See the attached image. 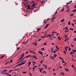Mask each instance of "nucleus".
Returning a JSON list of instances; mask_svg holds the SVG:
<instances>
[{"label": "nucleus", "mask_w": 76, "mask_h": 76, "mask_svg": "<svg viewBox=\"0 0 76 76\" xmlns=\"http://www.w3.org/2000/svg\"><path fill=\"white\" fill-rule=\"evenodd\" d=\"M24 55H25V53H23L22 56H21V57L18 60V61H19V60H22L23 58V56H24Z\"/></svg>", "instance_id": "obj_1"}, {"label": "nucleus", "mask_w": 76, "mask_h": 76, "mask_svg": "<svg viewBox=\"0 0 76 76\" xmlns=\"http://www.w3.org/2000/svg\"><path fill=\"white\" fill-rule=\"evenodd\" d=\"M25 58V57H24L22 60L20 61L19 62H18V64H19L20 62H21L22 61H23V60Z\"/></svg>", "instance_id": "obj_2"}, {"label": "nucleus", "mask_w": 76, "mask_h": 76, "mask_svg": "<svg viewBox=\"0 0 76 76\" xmlns=\"http://www.w3.org/2000/svg\"><path fill=\"white\" fill-rule=\"evenodd\" d=\"M0 73L1 74H2V75H3V74L2 73H3V74H8V73L6 72H1Z\"/></svg>", "instance_id": "obj_3"}, {"label": "nucleus", "mask_w": 76, "mask_h": 76, "mask_svg": "<svg viewBox=\"0 0 76 76\" xmlns=\"http://www.w3.org/2000/svg\"><path fill=\"white\" fill-rule=\"evenodd\" d=\"M48 25H49V24H47L46 25V26L45 27H44L45 29H47V28L48 26Z\"/></svg>", "instance_id": "obj_4"}, {"label": "nucleus", "mask_w": 76, "mask_h": 76, "mask_svg": "<svg viewBox=\"0 0 76 76\" xmlns=\"http://www.w3.org/2000/svg\"><path fill=\"white\" fill-rule=\"evenodd\" d=\"M56 48L57 49V50H59V48H58V47L57 45H56Z\"/></svg>", "instance_id": "obj_5"}, {"label": "nucleus", "mask_w": 76, "mask_h": 76, "mask_svg": "<svg viewBox=\"0 0 76 76\" xmlns=\"http://www.w3.org/2000/svg\"><path fill=\"white\" fill-rule=\"evenodd\" d=\"M4 55L2 56L1 57V59H3V58H4Z\"/></svg>", "instance_id": "obj_6"}, {"label": "nucleus", "mask_w": 76, "mask_h": 76, "mask_svg": "<svg viewBox=\"0 0 76 76\" xmlns=\"http://www.w3.org/2000/svg\"><path fill=\"white\" fill-rule=\"evenodd\" d=\"M71 66L72 67V68H73V69H75V66H74V65H72Z\"/></svg>", "instance_id": "obj_7"}, {"label": "nucleus", "mask_w": 76, "mask_h": 76, "mask_svg": "<svg viewBox=\"0 0 76 76\" xmlns=\"http://www.w3.org/2000/svg\"><path fill=\"white\" fill-rule=\"evenodd\" d=\"M42 51H45V49L44 48H41Z\"/></svg>", "instance_id": "obj_8"}, {"label": "nucleus", "mask_w": 76, "mask_h": 76, "mask_svg": "<svg viewBox=\"0 0 76 76\" xmlns=\"http://www.w3.org/2000/svg\"><path fill=\"white\" fill-rule=\"evenodd\" d=\"M30 56H31V55H28V56H25L24 57H25V58H28V57H30Z\"/></svg>", "instance_id": "obj_9"}, {"label": "nucleus", "mask_w": 76, "mask_h": 76, "mask_svg": "<svg viewBox=\"0 0 76 76\" xmlns=\"http://www.w3.org/2000/svg\"><path fill=\"white\" fill-rule=\"evenodd\" d=\"M72 52L73 53H75V52H76V50H72Z\"/></svg>", "instance_id": "obj_10"}, {"label": "nucleus", "mask_w": 76, "mask_h": 76, "mask_svg": "<svg viewBox=\"0 0 76 76\" xmlns=\"http://www.w3.org/2000/svg\"><path fill=\"white\" fill-rule=\"evenodd\" d=\"M65 71H66V72H68L69 71V69H67L65 68Z\"/></svg>", "instance_id": "obj_11"}, {"label": "nucleus", "mask_w": 76, "mask_h": 76, "mask_svg": "<svg viewBox=\"0 0 76 76\" xmlns=\"http://www.w3.org/2000/svg\"><path fill=\"white\" fill-rule=\"evenodd\" d=\"M58 39L59 40H61V38L60 37V36L58 37Z\"/></svg>", "instance_id": "obj_12"}, {"label": "nucleus", "mask_w": 76, "mask_h": 76, "mask_svg": "<svg viewBox=\"0 0 76 76\" xmlns=\"http://www.w3.org/2000/svg\"><path fill=\"white\" fill-rule=\"evenodd\" d=\"M54 58H56V56H57V54H54Z\"/></svg>", "instance_id": "obj_13"}, {"label": "nucleus", "mask_w": 76, "mask_h": 76, "mask_svg": "<svg viewBox=\"0 0 76 76\" xmlns=\"http://www.w3.org/2000/svg\"><path fill=\"white\" fill-rule=\"evenodd\" d=\"M33 58H34L36 59H35V60H37V58L36 56H34V57Z\"/></svg>", "instance_id": "obj_14"}, {"label": "nucleus", "mask_w": 76, "mask_h": 76, "mask_svg": "<svg viewBox=\"0 0 76 76\" xmlns=\"http://www.w3.org/2000/svg\"><path fill=\"white\" fill-rule=\"evenodd\" d=\"M64 8H63V9L60 12H63V11H64Z\"/></svg>", "instance_id": "obj_15"}, {"label": "nucleus", "mask_w": 76, "mask_h": 76, "mask_svg": "<svg viewBox=\"0 0 76 76\" xmlns=\"http://www.w3.org/2000/svg\"><path fill=\"white\" fill-rule=\"evenodd\" d=\"M64 19H63L61 21V22H64Z\"/></svg>", "instance_id": "obj_16"}, {"label": "nucleus", "mask_w": 76, "mask_h": 76, "mask_svg": "<svg viewBox=\"0 0 76 76\" xmlns=\"http://www.w3.org/2000/svg\"><path fill=\"white\" fill-rule=\"evenodd\" d=\"M12 65H11V66H10L8 67H6V68L8 69V68H9V67H12Z\"/></svg>", "instance_id": "obj_17"}, {"label": "nucleus", "mask_w": 76, "mask_h": 76, "mask_svg": "<svg viewBox=\"0 0 76 76\" xmlns=\"http://www.w3.org/2000/svg\"><path fill=\"white\" fill-rule=\"evenodd\" d=\"M55 18H56V17H55L53 18L51 20H54V19H55Z\"/></svg>", "instance_id": "obj_18"}, {"label": "nucleus", "mask_w": 76, "mask_h": 76, "mask_svg": "<svg viewBox=\"0 0 76 76\" xmlns=\"http://www.w3.org/2000/svg\"><path fill=\"white\" fill-rule=\"evenodd\" d=\"M62 63H65V62L64 61V60H62Z\"/></svg>", "instance_id": "obj_19"}, {"label": "nucleus", "mask_w": 76, "mask_h": 76, "mask_svg": "<svg viewBox=\"0 0 76 76\" xmlns=\"http://www.w3.org/2000/svg\"><path fill=\"white\" fill-rule=\"evenodd\" d=\"M29 51L30 52V53H32L33 52L31 50H29Z\"/></svg>", "instance_id": "obj_20"}, {"label": "nucleus", "mask_w": 76, "mask_h": 76, "mask_svg": "<svg viewBox=\"0 0 76 76\" xmlns=\"http://www.w3.org/2000/svg\"><path fill=\"white\" fill-rule=\"evenodd\" d=\"M65 29L66 30H67V29H68V28L67 27V26L65 28Z\"/></svg>", "instance_id": "obj_21"}, {"label": "nucleus", "mask_w": 76, "mask_h": 76, "mask_svg": "<svg viewBox=\"0 0 76 76\" xmlns=\"http://www.w3.org/2000/svg\"><path fill=\"white\" fill-rule=\"evenodd\" d=\"M52 36H53V35H50L49 36V38H50L52 37Z\"/></svg>", "instance_id": "obj_22"}, {"label": "nucleus", "mask_w": 76, "mask_h": 76, "mask_svg": "<svg viewBox=\"0 0 76 76\" xmlns=\"http://www.w3.org/2000/svg\"><path fill=\"white\" fill-rule=\"evenodd\" d=\"M33 6H36V4H34V3H33Z\"/></svg>", "instance_id": "obj_23"}, {"label": "nucleus", "mask_w": 76, "mask_h": 76, "mask_svg": "<svg viewBox=\"0 0 76 76\" xmlns=\"http://www.w3.org/2000/svg\"><path fill=\"white\" fill-rule=\"evenodd\" d=\"M43 65L44 67H47V65H45V64H43Z\"/></svg>", "instance_id": "obj_24"}, {"label": "nucleus", "mask_w": 76, "mask_h": 76, "mask_svg": "<svg viewBox=\"0 0 76 76\" xmlns=\"http://www.w3.org/2000/svg\"><path fill=\"white\" fill-rule=\"evenodd\" d=\"M40 72V73H41V72H42V70H41V69H39V70Z\"/></svg>", "instance_id": "obj_25"}, {"label": "nucleus", "mask_w": 76, "mask_h": 76, "mask_svg": "<svg viewBox=\"0 0 76 76\" xmlns=\"http://www.w3.org/2000/svg\"><path fill=\"white\" fill-rule=\"evenodd\" d=\"M76 9H75V10H73L72 11V12H76Z\"/></svg>", "instance_id": "obj_26"}, {"label": "nucleus", "mask_w": 76, "mask_h": 76, "mask_svg": "<svg viewBox=\"0 0 76 76\" xmlns=\"http://www.w3.org/2000/svg\"><path fill=\"white\" fill-rule=\"evenodd\" d=\"M7 70H4L2 71V72H7Z\"/></svg>", "instance_id": "obj_27"}, {"label": "nucleus", "mask_w": 76, "mask_h": 76, "mask_svg": "<svg viewBox=\"0 0 76 76\" xmlns=\"http://www.w3.org/2000/svg\"><path fill=\"white\" fill-rule=\"evenodd\" d=\"M31 62H29L28 63L29 65H31Z\"/></svg>", "instance_id": "obj_28"}, {"label": "nucleus", "mask_w": 76, "mask_h": 76, "mask_svg": "<svg viewBox=\"0 0 76 76\" xmlns=\"http://www.w3.org/2000/svg\"><path fill=\"white\" fill-rule=\"evenodd\" d=\"M28 9H32V8H31L30 7H28Z\"/></svg>", "instance_id": "obj_29"}, {"label": "nucleus", "mask_w": 76, "mask_h": 76, "mask_svg": "<svg viewBox=\"0 0 76 76\" xmlns=\"http://www.w3.org/2000/svg\"><path fill=\"white\" fill-rule=\"evenodd\" d=\"M63 52L65 54L66 53V51H65V50H64Z\"/></svg>", "instance_id": "obj_30"}, {"label": "nucleus", "mask_w": 76, "mask_h": 76, "mask_svg": "<svg viewBox=\"0 0 76 76\" xmlns=\"http://www.w3.org/2000/svg\"><path fill=\"white\" fill-rule=\"evenodd\" d=\"M32 63H34V64H36V62L34 61H32Z\"/></svg>", "instance_id": "obj_31"}, {"label": "nucleus", "mask_w": 76, "mask_h": 76, "mask_svg": "<svg viewBox=\"0 0 76 76\" xmlns=\"http://www.w3.org/2000/svg\"><path fill=\"white\" fill-rule=\"evenodd\" d=\"M69 32V31H66V30L64 32H66V33H67V32Z\"/></svg>", "instance_id": "obj_32"}, {"label": "nucleus", "mask_w": 76, "mask_h": 76, "mask_svg": "<svg viewBox=\"0 0 76 76\" xmlns=\"http://www.w3.org/2000/svg\"><path fill=\"white\" fill-rule=\"evenodd\" d=\"M22 64H25L26 63V62H22L21 63Z\"/></svg>", "instance_id": "obj_33"}, {"label": "nucleus", "mask_w": 76, "mask_h": 76, "mask_svg": "<svg viewBox=\"0 0 76 76\" xmlns=\"http://www.w3.org/2000/svg\"><path fill=\"white\" fill-rule=\"evenodd\" d=\"M73 54V52H71L70 53V54L72 55V54Z\"/></svg>", "instance_id": "obj_34"}, {"label": "nucleus", "mask_w": 76, "mask_h": 76, "mask_svg": "<svg viewBox=\"0 0 76 76\" xmlns=\"http://www.w3.org/2000/svg\"><path fill=\"white\" fill-rule=\"evenodd\" d=\"M33 69V70H35V67L34 66Z\"/></svg>", "instance_id": "obj_35"}, {"label": "nucleus", "mask_w": 76, "mask_h": 76, "mask_svg": "<svg viewBox=\"0 0 76 76\" xmlns=\"http://www.w3.org/2000/svg\"><path fill=\"white\" fill-rule=\"evenodd\" d=\"M26 73H27V72H23V74H26Z\"/></svg>", "instance_id": "obj_36"}, {"label": "nucleus", "mask_w": 76, "mask_h": 76, "mask_svg": "<svg viewBox=\"0 0 76 76\" xmlns=\"http://www.w3.org/2000/svg\"><path fill=\"white\" fill-rule=\"evenodd\" d=\"M68 25H70V22H69V21H68Z\"/></svg>", "instance_id": "obj_37"}, {"label": "nucleus", "mask_w": 76, "mask_h": 76, "mask_svg": "<svg viewBox=\"0 0 76 76\" xmlns=\"http://www.w3.org/2000/svg\"><path fill=\"white\" fill-rule=\"evenodd\" d=\"M38 53H39V54H41V52L40 51H39Z\"/></svg>", "instance_id": "obj_38"}, {"label": "nucleus", "mask_w": 76, "mask_h": 76, "mask_svg": "<svg viewBox=\"0 0 76 76\" xmlns=\"http://www.w3.org/2000/svg\"><path fill=\"white\" fill-rule=\"evenodd\" d=\"M42 62H43V61H42V60H41V61L40 62V63H42Z\"/></svg>", "instance_id": "obj_39"}, {"label": "nucleus", "mask_w": 76, "mask_h": 76, "mask_svg": "<svg viewBox=\"0 0 76 76\" xmlns=\"http://www.w3.org/2000/svg\"><path fill=\"white\" fill-rule=\"evenodd\" d=\"M50 34H48V35H47V37H50Z\"/></svg>", "instance_id": "obj_40"}, {"label": "nucleus", "mask_w": 76, "mask_h": 76, "mask_svg": "<svg viewBox=\"0 0 76 76\" xmlns=\"http://www.w3.org/2000/svg\"><path fill=\"white\" fill-rule=\"evenodd\" d=\"M37 30H38V31H40V30H41V28H38V29H37Z\"/></svg>", "instance_id": "obj_41"}, {"label": "nucleus", "mask_w": 76, "mask_h": 76, "mask_svg": "<svg viewBox=\"0 0 76 76\" xmlns=\"http://www.w3.org/2000/svg\"><path fill=\"white\" fill-rule=\"evenodd\" d=\"M59 58L60 59H61V60H62V59H63V58H62L60 57H59Z\"/></svg>", "instance_id": "obj_42"}, {"label": "nucleus", "mask_w": 76, "mask_h": 76, "mask_svg": "<svg viewBox=\"0 0 76 76\" xmlns=\"http://www.w3.org/2000/svg\"><path fill=\"white\" fill-rule=\"evenodd\" d=\"M65 50L66 51H67V48H66V47H65Z\"/></svg>", "instance_id": "obj_43"}, {"label": "nucleus", "mask_w": 76, "mask_h": 76, "mask_svg": "<svg viewBox=\"0 0 76 76\" xmlns=\"http://www.w3.org/2000/svg\"><path fill=\"white\" fill-rule=\"evenodd\" d=\"M69 8H67V12H69Z\"/></svg>", "instance_id": "obj_44"}, {"label": "nucleus", "mask_w": 76, "mask_h": 76, "mask_svg": "<svg viewBox=\"0 0 76 76\" xmlns=\"http://www.w3.org/2000/svg\"><path fill=\"white\" fill-rule=\"evenodd\" d=\"M55 14H56H56L57 13V10H56V12H55Z\"/></svg>", "instance_id": "obj_45"}, {"label": "nucleus", "mask_w": 76, "mask_h": 76, "mask_svg": "<svg viewBox=\"0 0 76 76\" xmlns=\"http://www.w3.org/2000/svg\"><path fill=\"white\" fill-rule=\"evenodd\" d=\"M43 73H46V72L45 71H43Z\"/></svg>", "instance_id": "obj_46"}, {"label": "nucleus", "mask_w": 76, "mask_h": 76, "mask_svg": "<svg viewBox=\"0 0 76 76\" xmlns=\"http://www.w3.org/2000/svg\"><path fill=\"white\" fill-rule=\"evenodd\" d=\"M41 39H39L38 40V42L40 41H41Z\"/></svg>", "instance_id": "obj_47"}, {"label": "nucleus", "mask_w": 76, "mask_h": 76, "mask_svg": "<svg viewBox=\"0 0 76 76\" xmlns=\"http://www.w3.org/2000/svg\"><path fill=\"white\" fill-rule=\"evenodd\" d=\"M68 37L67 35H65L64 37H65V38H66V37Z\"/></svg>", "instance_id": "obj_48"}, {"label": "nucleus", "mask_w": 76, "mask_h": 76, "mask_svg": "<svg viewBox=\"0 0 76 76\" xmlns=\"http://www.w3.org/2000/svg\"><path fill=\"white\" fill-rule=\"evenodd\" d=\"M12 61H13V60H10V63H12Z\"/></svg>", "instance_id": "obj_49"}, {"label": "nucleus", "mask_w": 76, "mask_h": 76, "mask_svg": "<svg viewBox=\"0 0 76 76\" xmlns=\"http://www.w3.org/2000/svg\"><path fill=\"white\" fill-rule=\"evenodd\" d=\"M28 3H29V2L27 1V2H26L25 3H26V4H28Z\"/></svg>", "instance_id": "obj_50"}, {"label": "nucleus", "mask_w": 76, "mask_h": 76, "mask_svg": "<svg viewBox=\"0 0 76 76\" xmlns=\"http://www.w3.org/2000/svg\"><path fill=\"white\" fill-rule=\"evenodd\" d=\"M12 71H13V70H11L10 71H9V72H10L11 73V72H12Z\"/></svg>", "instance_id": "obj_51"}, {"label": "nucleus", "mask_w": 76, "mask_h": 76, "mask_svg": "<svg viewBox=\"0 0 76 76\" xmlns=\"http://www.w3.org/2000/svg\"><path fill=\"white\" fill-rule=\"evenodd\" d=\"M23 44H25V41H24L23 42Z\"/></svg>", "instance_id": "obj_52"}, {"label": "nucleus", "mask_w": 76, "mask_h": 76, "mask_svg": "<svg viewBox=\"0 0 76 76\" xmlns=\"http://www.w3.org/2000/svg\"><path fill=\"white\" fill-rule=\"evenodd\" d=\"M17 66H18V65L15 66V67H14L15 69V68H16V67H17Z\"/></svg>", "instance_id": "obj_53"}, {"label": "nucleus", "mask_w": 76, "mask_h": 76, "mask_svg": "<svg viewBox=\"0 0 76 76\" xmlns=\"http://www.w3.org/2000/svg\"><path fill=\"white\" fill-rule=\"evenodd\" d=\"M73 16V14H72L71 15H70V16Z\"/></svg>", "instance_id": "obj_54"}, {"label": "nucleus", "mask_w": 76, "mask_h": 76, "mask_svg": "<svg viewBox=\"0 0 76 76\" xmlns=\"http://www.w3.org/2000/svg\"><path fill=\"white\" fill-rule=\"evenodd\" d=\"M52 60H54V56H52Z\"/></svg>", "instance_id": "obj_55"}, {"label": "nucleus", "mask_w": 76, "mask_h": 76, "mask_svg": "<svg viewBox=\"0 0 76 76\" xmlns=\"http://www.w3.org/2000/svg\"><path fill=\"white\" fill-rule=\"evenodd\" d=\"M28 40L26 41V43H28Z\"/></svg>", "instance_id": "obj_56"}, {"label": "nucleus", "mask_w": 76, "mask_h": 76, "mask_svg": "<svg viewBox=\"0 0 76 76\" xmlns=\"http://www.w3.org/2000/svg\"><path fill=\"white\" fill-rule=\"evenodd\" d=\"M62 75H63V76H64V75H65V74H64V73H62Z\"/></svg>", "instance_id": "obj_57"}, {"label": "nucleus", "mask_w": 76, "mask_h": 76, "mask_svg": "<svg viewBox=\"0 0 76 76\" xmlns=\"http://www.w3.org/2000/svg\"><path fill=\"white\" fill-rule=\"evenodd\" d=\"M70 30H73V29L70 28Z\"/></svg>", "instance_id": "obj_58"}, {"label": "nucleus", "mask_w": 76, "mask_h": 76, "mask_svg": "<svg viewBox=\"0 0 76 76\" xmlns=\"http://www.w3.org/2000/svg\"><path fill=\"white\" fill-rule=\"evenodd\" d=\"M20 66H22V63H21L20 64Z\"/></svg>", "instance_id": "obj_59"}, {"label": "nucleus", "mask_w": 76, "mask_h": 76, "mask_svg": "<svg viewBox=\"0 0 76 76\" xmlns=\"http://www.w3.org/2000/svg\"><path fill=\"white\" fill-rule=\"evenodd\" d=\"M56 75V73H53V75L54 76H55V75Z\"/></svg>", "instance_id": "obj_60"}, {"label": "nucleus", "mask_w": 76, "mask_h": 76, "mask_svg": "<svg viewBox=\"0 0 76 76\" xmlns=\"http://www.w3.org/2000/svg\"><path fill=\"white\" fill-rule=\"evenodd\" d=\"M28 52H28V51L26 52V54H28Z\"/></svg>", "instance_id": "obj_61"}, {"label": "nucleus", "mask_w": 76, "mask_h": 76, "mask_svg": "<svg viewBox=\"0 0 76 76\" xmlns=\"http://www.w3.org/2000/svg\"><path fill=\"white\" fill-rule=\"evenodd\" d=\"M29 75H30L31 76H32V75L31 74V73H29Z\"/></svg>", "instance_id": "obj_62"}, {"label": "nucleus", "mask_w": 76, "mask_h": 76, "mask_svg": "<svg viewBox=\"0 0 76 76\" xmlns=\"http://www.w3.org/2000/svg\"><path fill=\"white\" fill-rule=\"evenodd\" d=\"M67 41V39L64 40V42H66Z\"/></svg>", "instance_id": "obj_63"}, {"label": "nucleus", "mask_w": 76, "mask_h": 76, "mask_svg": "<svg viewBox=\"0 0 76 76\" xmlns=\"http://www.w3.org/2000/svg\"><path fill=\"white\" fill-rule=\"evenodd\" d=\"M74 41H76V38L74 39Z\"/></svg>", "instance_id": "obj_64"}]
</instances>
